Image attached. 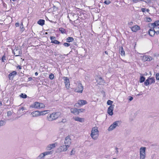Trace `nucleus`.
I'll return each instance as SVG.
<instances>
[{"mask_svg":"<svg viewBox=\"0 0 159 159\" xmlns=\"http://www.w3.org/2000/svg\"><path fill=\"white\" fill-rule=\"evenodd\" d=\"M61 115V113L59 112H54L48 114L47 117V119L48 121H52L57 119Z\"/></svg>","mask_w":159,"mask_h":159,"instance_id":"1","label":"nucleus"},{"mask_svg":"<svg viewBox=\"0 0 159 159\" xmlns=\"http://www.w3.org/2000/svg\"><path fill=\"white\" fill-rule=\"evenodd\" d=\"M90 136L93 140L98 139L99 136V131L97 127L95 126L92 128Z\"/></svg>","mask_w":159,"mask_h":159,"instance_id":"2","label":"nucleus"},{"mask_svg":"<svg viewBox=\"0 0 159 159\" xmlns=\"http://www.w3.org/2000/svg\"><path fill=\"white\" fill-rule=\"evenodd\" d=\"M146 148L141 147L139 149V159H145L146 157Z\"/></svg>","mask_w":159,"mask_h":159,"instance_id":"3","label":"nucleus"},{"mask_svg":"<svg viewBox=\"0 0 159 159\" xmlns=\"http://www.w3.org/2000/svg\"><path fill=\"white\" fill-rule=\"evenodd\" d=\"M77 87L75 89V91L76 92L81 93L84 89L81 83H77Z\"/></svg>","mask_w":159,"mask_h":159,"instance_id":"4","label":"nucleus"},{"mask_svg":"<svg viewBox=\"0 0 159 159\" xmlns=\"http://www.w3.org/2000/svg\"><path fill=\"white\" fill-rule=\"evenodd\" d=\"M118 121H116L114 122L113 124H112L107 129L108 131H110L115 129L117 126H118Z\"/></svg>","mask_w":159,"mask_h":159,"instance_id":"5","label":"nucleus"},{"mask_svg":"<svg viewBox=\"0 0 159 159\" xmlns=\"http://www.w3.org/2000/svg\"><path fill=\"white\" fill-rule=\"evenodd\" d=\"M63 79L64 81L65 87L67 89H69L70 87V84L69 79L66 77H63Z\"/></svg>","mask_w":159,"mask_h":159,"instance_id":"6","label":"nucleus"},{"mask_svg":"<svg viewBox=\"0 0 159 159\" xmlns=\"http://www.w3.org/2000/svg\"><path fill=\"white\" fill-rule=\"evenodd\" d=\"M155 82V79L153 78H149L148 79L146 80L144 83L145 85L146 86L148 85L149 84H151Z\"/></svg>","mask_w":159,"mask_h":159,"instance_id":"7","label":"nucleus"},{"mask_svg":"<svg viewBox=\"0 0 159 159\" xmlns=\"http://www.w3.org/2000/svg\"><path fill=\"white\" fill-rule=\"evenodd\" d=\"M52 152L51 151H46L41 153L38 157V159L43 158L46 155H50L52 154Z\"/></svg>","mask_w":159,"mask_h":159,"instance_id":"8","label":"nucleus"},{"mask_svg":"<svg viewBox=\"0 0 159 159\" xmlns=\"http://www.w3.org/2000/svg\"><path fill=\"white\" fill-rule=\"evenodd\" d=\"M71 143V139L69 136H67L65 138L64 140L65 144L69 147Z\"/></svg>","mask_w":159,"mask_h":159,"instance_id":"9","label":"nucleus"},{"mask_svg":"<svg viewBox=\"0 0 159 159\" xmlns=\"http://www.w3.org/2000/svg\"><path fill=\"white\" fill-rule=\"evenodd\" d=\"M65 144L62 145L58 148L59 151L60 152H63L66 151L68 149V148H69Z\"/></svg>","mask_w":159,"mask_h":159,"instance_id":"10","label":"nucleus"},{"mask_svg":"<svg viewBox=\"0 0 159 159\" xmlns=\"http://www.w3.org/2000/svg\"><path fill=\"white\" fill-rule=\"evenodd\" d=\"M132 31L136 32L140 30V27L137 25H135L130 27Z\"/></svg>","mask_w":159,"mask_h":159,"instance_id":"11","label":"nucleus"},{"mask_svg":"<svg viewBox=\"0 0 159 159\" xmlns=\"http://www.w3.org/2000/svg\"><path fill=\"white\" fill-rule=\"evenodd\" d=\"M114 105H112L110 106L107 110V113L109 115L112 116L113 115V111L114 107Z\"/></svg>","mask_w":159,"mask_h":159,"instance_id":"12","label":"nucleus"},{"mask_svg":"<svg viewBox=\"0 0 159 159\" xmlns=\"http://www.w3.org/2000/svg\"><path fill=\"white\" fill-rule=\"evenodd\" d=\"M57 145L56 143L49 144L47 147L46 149L48 150H50L54 148Z\"/></svg>","mask_w":159,"mask_h":159,"instance_id":"13","label":"nucleus"},{"mask_svg":"<svg viewBox=\"0 0 159 159\" xmlns=\"http://www.w3.org/2000/svg\"><path fill=\"white\" fill-rule=\"evenodd\" d=\"M14 53L16 56H18L21 54L22 51L20 49L16 48L14 50Z\"/></svg>","mask_w":159,"mask_h":159,"instance_id":"14","label":"nucleus"},{"mask_svg":"<svg viewBox=\"0 0 159 159\" xmlns=\"http://www.w3.org/2000/svg\"><path fill=\"white\" fill-rule=\"evenodd\" d=\"M151 27H152V28L156 32V33L157 34H159V28L158 27L157 25H153V23H152L151 24Z\"/></svg>","mask_w":159,"mask_h":159,"instance_id":"15","label":"nucleus"},{"mask_svg":"<svg viewBox=\"0 0 159 159\" xmlns=\"http://www.w3.org/2000/svg\"><path fill=\"white\" fill-rule=\"evenodd\" d=\"M31 114L33 117H37L40 116L39 111H35L32 112Z\"/></svg>","mask_w":159,"mask_h":159,"instance_id":"16","label":"nucleus"},{"mask_svg":"<svg viewBox=\"0 0 159 159\" xmlns=\"http://www.w3.org/2000/svg\"><path fill=\"white\" fill-rule=\"evenodd\" d=\"M73 119L75 120L80 122H83L84 121V118H80L77 116L73 117Z\"/></svg>","mask_w":159,"mask_h":159,"instance_id":"17","label":"nucleus"},{"mask_svg":"<svg viewBox=\"0 0 159 159\" xmlns=\"http://www.w3.org/2000/svg\"><path fill=\"white\" fill-rule=\"evenodd\" d=\"M87 103V102L85 100H80L78 101V104L80 106H83Z\"/></svg>","mask_w":159,"mask_h":159,"instance_id":"18","label":"nucleus"},{"mask_svg":"<svg viewBox=\"0 0 159 159\" xmlns=\"http://www.w3.org/2000/svg\"><path fill=\"white\" fill-rule=\"evenodd\" d=\"M97 81L98 84H102L104 83V80L102 79V78L100 77L97 80Z\"/></svg>","mask_w":159,"mask_h":159,"instance_id":"19","label":"nucleus"},{"mask_svg":"<svg viewBox=\"0 0 159 159\" xmlns=\"http://www.w3.org/2000/svg\"><path fill=\"white\" fill-rule=\"evenodd\" d=\"M155 33H156V32L152 28L150 29L149 31V34L151 36H153L155 34Z\"/></svg>","mask_w":159,"mask_h":159,"instance_id":"20","label":"nucleus"},{"mask_svg":"<svg viewBox=\"0 0 159 159\" xmlns=\"http://www.w3.org/2000/svg\"><path fill=\"white\" fill-rule=\"evenodd\" d=\"M50 112V111L48 110H45V111H39L40 114V116H43L44 115H45L48 113H49Z\"/></svg>","mask_w":159,"mask_h":159,"instance_id":"21","label":"nucleus"},{"mask_svg":"<svg viewBox=\"0 0 159 159\" xmlns=\"http://www.w3.org/2000/svg\"><path fill=\"white\" fill-rule=\"evenodd\" d=\"M70 112L75 115L77 114V109L75 108L70 109Z\"/></svg>","mask_w":159,"mask_h":159,"instance_id":"22","label":"nucleus"},{"mask_svg":"<svg viewBox=\"0 0 159 159\" xmlns=\"http://www.w3.org/2000/svg\"><path fill=\"white\" fill-rule=\"evenodd\" d=\"M39 102H36L32 106V107L34 108H39Z\"/></svg>","mask_w":159,"mask_h":159,"instance_id":"23","label":"nucleus"},{"mask_svg":"<svg viewBox=\"0 0 159 159\" xmlns=\"http://www.w3.org/2000/svg\"><path fill=\"white\" fill-rule=\"evenodd\" d=\"M119 51L120 53L122 56H124L125 55V52L122 47L120 48Z\"/></svg>","mask_w":159,"mask_h":159,"instance_id":"24","label":"nucleus"},{"mask_svg":"<svg viewBox=\"0 0 159 159\" xmlns=\"http://www.w3.org/2000/svg\"><path fill=\"white\" fill-rule=\"evenodd\" d=\"M45 21L43 20L40 19L38 22V23L41 25H43L44 24Z\"/></svg>","mask_w":159,"mask_h":159,"instance_id":"25","label":"nucleus"},{"mask_svg":"<svg viewBox=\"0 0 159 159\" xmlns=\"http://www.w3.org/2000/svg\"><path fill=\"white\" fill-rule=\"evenodd\" d=\"M74 39L72 37H69L66 39V41L68 42H70L73 41Z\"/></svg>","mask_w":159,"mask_h":159,"instance_id":"26","label":"nucleus"},{"mask_svg":"<svg viewBox=\"0 0 159 159\" xmlns=\"http://www.w3.org/2000/svg\"><path fill=\"white\" fill-rule=\"evenodd\" d=\"M85 111V109L83 108L77 109V114H79L80 113L83 112Z\"/></svg>","mask_w":159,"mask_h":159,"instance_id":"27","label":"nucleus"},{"mask_svg":"<svg viewBox=\"0 0 159 159\" xmlns=\"http://www.w3.org/2000/svg\"><path fill=\"white\" fill-rule=\"evenodd\" d=\"M148 56H144L142 58V60L144 61H148Z\"/></svg>","mask_w":159,"mask_h":159,"instance_id":"28","label":"nucleus"},{"mask_svg":"<svg viewBox=\"0 0 159 159\" xmlns=\"http://www.w3.org/2000/svg\"><path fill=\"white\" fill-rule=\"evenodd\" d=\"M17 74V73L16 71H13L12 72H11V73H10L9 75V76L10 77V76H14L15 75H16Z\"/></svg>","mask_w":159,"mask_h":159,"instance_id":"29","label":"nucleus"},{"mask_svg":"<svg viewBox=\"0 0 159 159\" xmlns=\"http://www.w3.org/2000/svg\"><path fill=\"white\" fill-rule=\"evenodd\" d=\"M59 31H60L61 33L62 34L65 33L66 32V30L65 29L62 28H60L59 29Z\"/></svg>","mask_w":159,"mask_h":159,"instance_id":"30","label":"nucleus"},{"mask_svg":"<svg viewBox=\"0 0 159 159\" xmlns=\"http://www.w3.org/2000/svg\"><path fill=\"white\" fill-rule=\"evenodd\" d=\"M6 122L3 120L0 121V127L5 125Z\"/></svg>","mask_w":159,"mask_h":159,"instance_id":"31","label":"nucleus"},{"mask_svg":"<svg viewBox=\"0 0 159 159\" xmlns=\"http://www.w3.org/2000/svg\"><path fill=\"white\" fill-rule=\"evenodd\" d=\"M145 80V78L142 76H141L140 79V83H142Z\"/></svg>","mask_w":159,"mask_h":159,"instance_id":"32","label":"nucleus"},{"mask_svg":"<svg viewBox=\"0 0 159 159\" xmlns=\"http://www.w3.org/2000/svg\"><path fill=\"white\" fill-rule=\"evenodd\" d=\"M45 107V105L43 104L42 103H39V108H44Z\"/></svg>","mask_w":159,"mask_h":159,"instance_id":"33","label":"nucleus"},{"mask_svg":"<svg viewBox=\"0 0 159 159\" xmlns=\"http://www.w3.org/2000/svg\"><path fill=\"white\" fill-rule=\"evenodd\" d=\"M113 103V101H111L110 100H108L107 101V104L108 105H112V104Z\"/></svg>","mask_w":159,"mask_h":159,"instance_id":"34","label":"nucleus"},{"mask_svg":"<svg viewBox=\"0 0 159 159\" xmlns=\"http://www.w3.org/2000/svg\"><path fill=\"white\" fill-rule=\"evenodd\" d=\"M141 11L143 12H145L146 11H147L148 12H149V10L148 9H146L145 8H142L141 9Z\"/></svg>","mask_w":159,"mask_h":159,"instance_id":"35","label":"nucleus"},{"mask_svg":"<svg viewBox=\"0 0 159 159\" xmlns=\"http://www.w3.org/2000/svg\"><path fill=\"white\" fill-rule=\"evenodd\" d=\"M20 96L23 98H26L27 95L25 94L21 93Z\"/></svg>","mask_w":159,"mask_h":159,"instance_id":"36","label":"nucleus"},{"mask_svg":"<svg viewBox=\"0 0 159 159\" xmlns=\"http://www.w3.org/2000/svg\"><path fill=\"white\" fill-rule=\"evenodd\" d=\"M146 20L148 22H150L152 21L150 17H146Z\"/></svg>","mask_w":159,"mask_h":159,"instance_id":"37","label":"nucleus"},{"mask_svg":"<svg viewBox=\"0 0 159 159\" xmlns=\"http://www.w3.org/2000/svg\"><path fill=\"white\" fill-rule=\"evenodd\" d=\"M50 39L51 40V43H53L54 40H55L56 39V38L54 36H51L50 37Z\"/></svg>","mask_w":159,"mask_h":159,"instance_id":"38","label":"nucleus"},{"mask_svg":"<svg viewBox=\"0 0 159 159\" xmlns=\"http://www.w3.org/2000/svg\"><path fill=\"white\" fill-rule=\"evenodd\" d=\"M54 77V75L52 74H51L49 75V78L51 80L53 79Z\"/></svg>","mask_w":159,"mask_h":159,"instance_id":"39","label":"nucleus"},{"mask_svg":"<svg viewBox=\"0 0 159 159\" xmlns=\"http://www.w3.org/2000/svg\"><path fill=\"white\" fill-rule=\"evenodd\" d=\"M110 3H111V2L109 0H105L104 2V3L107 5L109 4Z\"/></svg>","mask_w":159,"mask_h":159,"instance_id":"40","label":"nucleus"},{"mask_svg":"<svg viewBox=\"0 0 159 159\" xmlns=\"http://www.w3.org/2000/svg\"><path fill=\"white\" fill-rule=\"evenodd\" d=\"M157 25L159 26V20H157L155 21L153 23V25Z\"/></svg>","mask_w":159,"mask_h":159,"instance_id":"41","label":"nucleus"},{"mask_svg":"<svg viewBox=\"0 0 159 159\" xmlns=\"http://www.w3.org/2000/svg\"><path fill=\"white\" fill-rule=\"evenodd\" d=\"M53 43L56 44H59L60 42L57 40H54L53 42Z\"/></svg>","mask_w":159,"mask_h":159,"instance_id":"42","label":"nucleus"},{"mask_svg":"<svg viewBox=\"0 0 159 159\" xmlns=\"http://www.w3.org/2000/svg\"><path fill=\"white\" fill-rule=\"evenodd\" d=\"M63 45L66 47H68L70 46V44L69 43H64Z\"/></svg>","mask_w":159,"mask_h":159,"instance_id":"43","label":"nucleus"},{"mask_svg":"<svg viewBox=\"0 0 159 159\" xmlns=\"http://www.w3.org/2000/svg\"><path fill=\"white\" fill-rule=\"evenodd\" d=\"M115 152L116 154H118L119 153V148L117 147L115 148Z\"/></svg>","mask_w":159,"mask_h":159,"instance_id":"44","label":"nucleus"},{"mask_svg":"<svg viewBox=\"0 0 159 159\" xmlns=\"http://www.w3.org/2000/svg\"><path fill=\"white\" fill-rule=\"evenodd\" d=\"M156 79L159 80V73H157L156 75Z\"/></svg>","mask_w":159,"mask_h":159,"instance_id":"45","label":"nucleus"},{"mask_svg":"<svg viewBox=\"0 0 159 159\" xmlns=\"http://www.w3.org/2000/svg\"><path fill=\"white\" fill-rule=\"evenodd\" d=\"M75 153V151H74V148L72 149V150L70 152V155H72L74 154Z\"/></svg>","mask_w":159,"mask_h":159,"instance_id":"46","label":"nucleus"},{"mask_svg":"<svg viewBox=\"0 0 159 159\" xmlns=\"http://www.w3.org/2000/svg\"><path fill=\"white\" fill-rule=\"evenodd\" d=\"M152 60V58L150 56H148V61H150Z\"/></svg>","mask_w":159,"mask_h":159,"instance_id":"47","label":"nucleus"},{"mask_svg":"<svg viewBox=\"0 0 159 159\" xmlns=\"http://www.w3.org/2000/svg\"><path fill=\"white\" fill-rule=\"evenodd\" d=\"M140 1H143V0H133V1L135 3H137Z\"/></svg>","mask_w":159,"mask_h":159,"instance_id":"48","label":"nucleus"},{"mask_svg":"<svg viewBox=\"0 0 159 159\" xmlns=\"http://www.w3.org/2000/svg\"><path fill=\"white\" fill-rule=\"evenodd\" d=\"M20 28L21 30L22 31H24V28L23 26H20Z\"/></svg>","mask_w":159,"mask_h":159,"instance_id":"49","label":"nucleus"},{"mask_svg":"<svg viewBox=\"0 0 159 159\" xmlns=\"http://www.w3.org/2000/svg\"><path fill=\"white\" fill-rule=\"evenodd\" d=\"M11 115V111H8L7 112V116H9L10 115Z\"/></svg>","mask_w":159,"mask_h":159,"instance_id":"50","label":"nucleus"},{"mask_svg":"<svg viewBox=\"0 0 159 159\" xmlns=\"http://www.w3.org/2000/svg\"><path fill=\"white\" fill-rule=\"evenodd\" d=\"M17 68L19 69L20 70L22 69L21 66L19 65L17 66Z\"/></svg>","mask_w":159,"mask_h":159,"instance_id":"51","label":"nucleus"},{"mask_svg":"<svg viewBox=\"0 0 159 159\" xmlns=\"http://www.w3.org/2000/svg\"><path fill=\"white\" fill-rule=\"evenodd\" d=\"M133 22L132 21H131V22H129L128 23V25H133Z\"/></svg>","mask_w":159,"mask_h":159,"instance_id":"52","label":"nucleus"},{"mask_svg":"<svg viewBox=\"0 0 159 159\" xmlns=\"http://www.w3.org/2000/svg\"><path fill=\"white\" fill-rule=\"evenodd\" d=\"M133 98L132 97L130 96V97H129V101H131L133 100Z\"/></svg>","mask_w":159,"mask_h":159,"instance_id":"53","label":"nucleus"},{"mask_svg":"<svg viewBox=\"0 0 159 159\" xmlns=\"http://www.w3.org/2000/svg\"><path fill=\"white\" fill-rule=\"evenodd\" d=\"M19 23H16L15 25L16 27H19Z\"/></svg>","mask_w":159,"mask_h":159,"instance_id":"54","label":"nucleus"},{"mask_svg":"<svg viewBox=\"0 0 159 159\" xmlns=\"http://www.w3.org/2000/svg\"><path fill=\"white\" fill-rule=\"evenodd\" d=\"M32 80V78L31 77H29L28 79V81H30Z\"/></svg>","mask_w":159,"mask_h":159,"instance_id":"55","label":"nucleus"},{"mask_svg":"<svg viewBox=\"0 0 159 159\" xmlns=\"http://www.w3.org/2000/svg\"><path fill=\"white\" fill-rule=\"evenodd\" d=\"M2 61L3 62L4 61V60H5V57H3L2 59Z\"/></svg>","mask_w":159,"mask_h":159,"instance_id":"56","label":"nucleus"},{"mask_svg":"<svg viewBox=\"0 0 159 159\" xmlns=\"http://www.w3.org/2000/svg\"><path fill=\"white\" fill-rule=\"evenodd\" d=\"M35 74L36 76H37L38 75V73L37 72H36L35 73Z\"/></svg>","mask_w":159,"mask_h":159,"instance_id":"57","label":"nucleus"},{"mask_svg":"<svg viewBox=\"0 0 159 159\" xmlns=\"http://www.w3.org/2000/svg\"><path fill=\"white\" fill-rule=\"evenodd\" d=\"M2 105V102L0 101V106H1Z\"/></svg>","mask_w":159,"mask_h":159,"instance_id":"58","label":"nucleus"},{"mask_svg":"<svg viewBox=\"0 0 159 159\" xmlns=\"http://www.w3.org/2000/svg\"><path fill=\"white\" fill-rule=\"evenodd\" d=\"M105 53L106 54H107V55H108V53L107 52V51H105Z\"/></svg>","mask_w":159,"mask_h":159,"instance_id":"59","label":"nucleus"},{"mask_svg":"<svg viewBox=\"0 0 159 159\" xmlns=\"http://www.w3.org/2000/svg\"><path fill=\"white\" fill-rule=\"evenodd\" d=\"M21 109L22 110H24V108L23 107H22L21 108Z\"/></svg>","mask_w":159,"mask_h":159,"instance_id":"60","label":"nucleus"},{"mask_svg":"<svg viewBox=\"0 0 159 159\" xmlns=\"http://www.w3.org/2000/svg\"><path fill=\"white\" fill-rule=\"evenodd\" d=\"M20 26H23V23H22V22L21 23V25Z\"/></svg>","mask_w":159,"mask_h":159,"instance_id":"61","label":"nucleus"},{"mask_svg":"<svg viewBox=\"0 0 159 159\" xmlns=\"http://www.w3.org/2000/svg\"><path fill=\"white\" fill-rule=\"evenodd\" d=\"M11 1H14L15 0H10Z\"/></svg>","mask_w":159,"mask_h":159,"instance_id":"62","label":"nucleus"},{"mask_svg":"<svg viewBox=\"0 0 159 159\" xmlns=\"http://www.w3.org/2000/svg\"><path fill=\"white\" fill-rule=\"evenodd\" d=\"M113 159H116V158H113Z\"/></svg>","mask_w":159,"mask_h":159,"instance_id":"63","label":"nucleus"}]
</instances>
